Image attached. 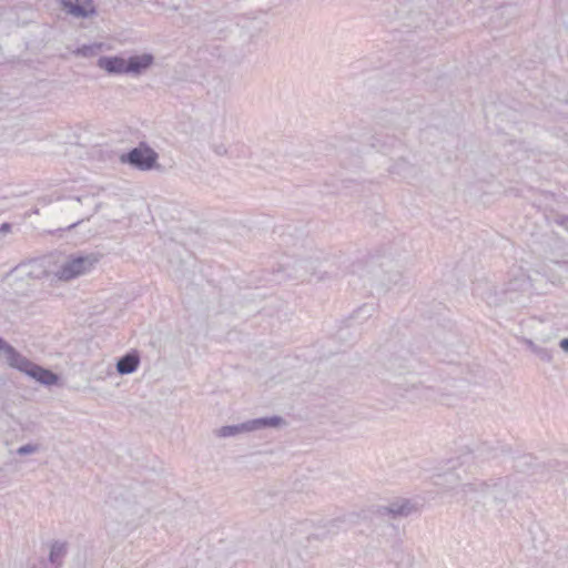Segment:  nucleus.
Returning a JSON list of instances; mask_svg holds the SVG:
<instances>
[{
    "label": "nucleus",
    "instance_id": "f257e3e1",
    "mask_svg": "<svg viewBox=\"0 0 568 568\" xmlns=\"http://www.w3.org/2000/svg\"><path fill=\"white\" fill-rule=\"evenodd\" d=\"M154 64V55L142 53L124 58L122 55H103L97 61V67L111 75L128 74L140 77Z\"/></svg>",
    "mask_w": 568,
    "mask_h": 568
},
{
    "label": "nucleus",
    "instance_id": "f03ea898",
    "mask_svg": "<svg viewBox=\"0 0 568 568\" xmlns=\"http://www.w3.org/2000/svg\"><path fill=\"white\" fill-rule=\"evenodd\" d=\"M454 496L458 501L486 503L487 500H503L505 497L504 483L501 479L485 481L475 479L463 484L455 490Z\"/></svg>",
    "mask_w": 568,
    "mask_h": 568
},
{
    "label": "nucleus",
    "instance_id": "7ed1b4c3",
    "mask_svg": "<svg viewBox=\"0 0 568 568\" xmlns=\"http://www.w3.org/2000/svg\"><path fill=\"white\" fill-rule=\"evenodd\" d=\"M100 260L97 253H74L65 256L58 268L54 276L63 282L72 281L77 277L91 272Z\"/></svg>",
    "mask_w": 568,
    "mask_h": 568
},
{
    "label": "nucleus",
    "instance_id": "20e7f679",
    "mask_svg": "<svg viewBox=\"0 0 568 568\" xmlns=\"http://www.w3.org/2000/svg\"><path fill=\"white\" fill-rule=\"evenodd\" d=\"M285 424L280 416L261 417L250 419L236 425H226L214 430L219 438L239 437L243 434L253 433L264 428H277Z\"/></svg>",
    "mask_w": 568,
    "mask_h": 568
},
{
    "label": "nucleus",
    "instance_id": "39448f33",
    "mask_svg": "<svg viewBox=\"0 0 568 568\" xmlns=\"http://www.w3.org/2000/svg\"><path fill=\"white\" fill-rule=\"evenodd\" d=\"M158 160V153L148 145L140 144L130 152L121 155V162L129 163L131 166L141 171H149L154 168Z\"/></svg>",
    "mask_w": 568,
    "mask_h": 568
},
{
    "label": "nucleus",
    "instance_id": "423d86ee",
    "mask_svg": "<svg viewBox=\"0 0 568 568\" xmlns=\"http://www.w3.org/2000/svg\"><path fill=\"white\" fill-rule=\"evenodd\" d=\"M49 271L42 261H29L27 263L19 264L11 273L14 284L18 282H30L40 281L49 276Z\"/></svg>",
    "mask_w": 568,
    "mask_h": 568
},
{
    "label": "nucleus",
    "instance_id": "0eeeda50",
    "mask_svg": "<svg viewBox=\"0 0 568 568\" xmlns=\"http://www.w3.org/2000/svg\"><path fill=\"white\" fill-rule=\"evenodd\" d=\"M16 369L32 377L42 385L51 386L58 382V376L53 372L29 361L26 356H22L17 365Z\"/></svg>",
    "mask_w": 568,
    "mask_h": 568
},
{
    "label": "nucleus",
    "instance_id": "6e6552de",
    "mask_svg": "<svg viewBox=\"0 0 568 568\" xmlns=\"http://www.w3.org/2000/svg\"><path fill=\"white\" fill-rule=\"evenodd\" d=\"M63 9L73 17L88 18L95 12L92 0H61Z\"/></svg>",
    "mask_w": 568,
    "mask_h": 568
},
{
    "label": "nucleus",
    "instance_id": "1a4fd4ad",
    "mask_svg": "<svg viewBox=\"0 0 568 568\" xmlns=\"http://www.w3.org/2000/svg\"><path fill=\"white\" fill-rule=\"evenodd\" d=\"M515 291V287L505 288L490 286L485 293V300L489 305L499 306L507 302H514L515 298L513 295Z\"/></svg>",
    "mask_w": 568,
    "mask_h": 568
},
{
    "label": "nucleus",
    "instance_id": "9d476101",
    "mask_svg": "<svg viewBox=\"0 0 568 568\" xmlns=\"http://www.w3.org/2000/svg\"><path fill=\"white\" fill-rule=\"evenodd\" d=\"M111 506L114 511L119 513V515L121 516V520L124 524L131 525L135 523L134 515L138 511V507L135 504H132L128 500H119L118 498H114Z\"/></svg>",
    "mask_w": 568,
    "mask_h": 568
},
{
    "label": "nucleus",
    "instance_id": "9b49d317",
    "mask_svg": "<svg viewBox=\"0 0 568 568\" xmlns=\"http://www.w3.org/2000/svg\"><path fill=\"white\" fill-rule=\"evenodd\" d=\"M414 511V506L407 499H397L384 507V514L393 518H403L409 516Z\"/></svg>",
    "mask_w": 568,
    "mask_h": 568
},
{
    "label": "nucleus",
    "instance_id": "f8f14e48",
    "mask_svg": "<svg viewBox=\"0 0 568 568\" xmlns=\"http://www.w3.org/2000/svg\"><path fill=\"white\" fill-rule=\"evenodd\" d=\"M23 355L7 341L0 337V359L12 368H16Z\"/></svg>",
    "mask_w": 568,
    "mask_h": 568
},
{
    "label": "nucleus",
    "instance_id": "ddd939ff",
    "mask_svg": "<svg viewBox=\"0 0 568 568\" xmlns=\"http://www.w3.org/2000/svg\"><path fill=\"white\" fill-rule=\"evenodd\" d=\"M140 364V356L136 352H131L122 356L116 363V371L121 375L135 372Z\"/></svg>",
    "mask_w": 568,
    "mask_h": 568
},
{
    "label": "nucleus",
    "instance_id": "4468645a",
    "mask_svg": "<svg viewBox=\"0 0 568 568\" xmlns=\"http://www.w3.org/2000/svg\"><path fill=\"white\" fill-rule=\"evenodd\" d=\"M68 552V542L55 540L52 542L49 554V562L55 568H60L63 562V558Z\"/></svg>",
    "mask_w": 568,
    "mask_h": 568
},
{
    "label": "nucleus",
    "instance_id": "2eb2a0df",
    "mask_svg": "<svg viewBox=\"0 0 568 568\" xmlns=\"http://www.w3.org/2000/svg\"><path fill=\"white\" fill-rule=\"evenodd\" d=\"M397 143V140L393 136H374L372 146L377 149L379 152L387 153L394 145Z\"/></svg>",
    "mask_w": 568,
    "mask_h": 568
},
{
    "label": "nucleus",
    "instance_id": "dca6fc26",
    "mask_svg": "<svg viewBox=\"0 0 568 568\" xmlns=\"http://www.w3.org/2000/svg\"><path fill=\"white\" fill-rule=\"evenodd\" d=\"M388 171L390 174L406 178L409 175L412 166L405 159L400 158L389 166Z\"/></svg>",
    "mask_w": 568,
    "mask_h": 568
},
{
    "label": "nucleus",
    "instance_id": "f3484780",
    "mask_svg": "<svg viewBox=\"0 0 568 568\" xmlns=\"http://www.w3.org/2000/svg\"><path fill=\"white\" fill-rule=\"evenodd\" d=\"M101 49H102V44L101 43L84 44V45L78 48L74 51V54L75 55H81V57H84V58H91V57L97 55L100 52Z\"/></svg>",
    "mask_w": 568,
    "mask_h": 568
},
{
    "label": "nucleus",
    "instance_id": "a211bd4d",
    "mask_svg": "<svg viewBox=\"0 0 568 568\" xmlns=\"http://www.w3.org/2000/svg\"><path fill=\"white\" fill-rule=\"evenodd\" d=\"M294 277L304 278L307 273L313 271V265L310 261H297L293 265Z\"/></svg>",
    "mask_w": 568,
    "mask_h": 568
},
{
    "label": "nucleus",
    "instance_id": "6ab92c4d",
    "mask_svg": "<svg viewBox=\"0 0 568 568\" xmlns=\"http://www.w3.org/2000/svg\"><path fill=\"white\" fill-rule=\"evenodd\" d=\"M39 450H40V446L38 444L29 443V444H26V445L19 447L16 450V454H18L20 456H24V455L36 454Z\"/></svg>",
    "mask_w": 568,
    "mask_h": 568
},
{
    "label": "nucleus",
    "instance_id": "aec40b11",
    "mask_svg": "<svg viewBox=\"0 0 568 568\" xmlns=\"http://www.w3.org/2000/svg\"><path fill=\"white\" fill-rule=\"evenodd\" d=\"M372 313H373V306L364 305L355 312L354 316L359 317L361 315H363L365 317H369V316H372Z\"/></svg>",
    "mask_w": 568,
    "mask_h": 568
},
{
    "label": "nucleus",
    "instance_id": "412c9836",
    "mask_svg": "<svg viewBox=\"0 0 568 568\" xmlns=\"http://www.w3.org/2000/svg\"><path fill=\"white\" fill-rule=\"evenodd\" d=\"M537 356L546 363H550L552 361V354L549 349L541 347L539 353H537Z\"/></svg>",
    "mask_w": 568,
    "mask_h": 568
},
{
    "label": "nucleus",
    "instance_id": "4be33fe9",
    "mask_svg": "<svg viewBox=\"0 0 568 568\" xmlns=\"http://www.w3.org/2000/svg\"><path fill=\"white\" fill-rule=\"evenodd\" d=\"M387 368L397 374H402L403 369H404V365L402 363H397V361H389L387 364Z\"/></svg>",
    "mask_w": 568,
    "mask_h": 568
},
{
    "label": "nucleus",
    "instance_id": "5701e85b",
    "mask_svg": "<svg viewBox=\"0 0 568 568\" xmlns=\"http://www.w3.org/2000/svg\"><path fill=\"white\" fill-rule=\"evenodd\" d=\"M83 200L88 201V200H90V197L89 196H83V197L78 196V197L72 199L71 202L69 203V209L78 210V207L80 206V204L82 203Z\"/></svg>",
    "mask_w": 568,
    "mask_h": 568
},
{
    "label": "nucleus",
    "instance_id": "b1692460",
    "mask_svg": "<svg viewBox=\"0 0 568 568\" xmlns=\"http://www.w3.org/2000/svg\"><path fill=\"white\" fill-rule=\"evenodd\" d=\"M400 280H402V273L397 272L396 274H394V276H392V277L389 278V281H388V282H389V284H392V285H397V284L400 282Z\"/></svg>",
    "mask_w": 568,
    "mask_h": 568
},
{
    "label": "nucleus",
    "instance_id": "393cba45",
    "mask_svg": "<svg viewBox=\"0 0 568 568\" xmlns=\"http://www.w3.org/2000/svg\"><path fill=\"white\" fill-rule=\"evenodd\" d=\"M10 230H11V224H9V223H2L0 225V234H6V233L10 232Z\"/></svg>",
    "mask_w": 568,
    "mask_h": 568
},
{
    "label": "nucleus",
    "instance_id": "a878e982",
    "mask_svg": "<svg viewBox=\"0 0 568 568\" xmlns=\"http://www.w3.org/2000/svg\"><path fill=\"white\" fill-rule=\"evenodd\" d=\"M520 342L523 344H525L529 349H531L535 346V343L531 339L526 338V337H521Z\"/></svg>",
    "mask_w": 568,
    "mask_h": 568
},
{
    "label": "nucleus",
    "instance_id": "bb28decb",
    "mask_svg": "<svg viewBox=\"0 0 568 568\" xmlns=\"http://www.w3.org/2000/svg\"><path fill=\"white\" fill-rule=\"evenodd\" d=\"M559 346L562 351L568 353V338H564L560 341Z\"/></svg>",
    "mask_w": 568,
    "mask_h": 568
},
{
    "label": "nucleus",
    "instance_id": "cd10ccee",
    "mask_svg": "<svg viewBox=\"0 0 568 568\" xmlns=\"http://www.w3.org/2000/svg\"><path fill=\"white\" fill-rule=\"evenodd\" d=\"M8 445H9L8 439H4L0 436V452L2 450V448L7 447Z\"/></svg>",
    "mask_w": 568,
    "mask_h": 568
},
{
    "label": "nucleus",
    "instance_id": "c85d7f7f",
    "mask_svg": "<svg viewBox=\"0 0 568 568\" xmlns=\"http://www.w3.org/2000/svg\"><path fill=\"white\" fill-rule=\"evenodd\" d=\"M540 349L541 347L535 344V346L530 351L537 355V353H539Z\"/></svg>",
    "mask_w": 568,
    "mask_h": 568
},
{
    "label": "nucleus",
    "instance_id": "c756f323",
    "mask_svg": "<svg viewBox=\"0 0 568 568\" xmlns=\"http://www.w3.org/2000/svg\"><path fill=\"white\" fill-rule=\"evenodd\" d=\"M81 221H83V219H79L77 222H73L72 224H70L68 227L69 229H72L74 226H77Z\"/></svg>",
    "mask_w": 568,
    "mask_h": 568
},
{
    "label": "nucleus",
    "instance_id": "7c9ffc66",
    "mask_svg": "<svg viewBox=\"0 0 568 568\" xmlns=\"http://www.w3.org/2000/svg\"><path fill=\"white\" fill-rule=\"evenodd\" d=\"M98 207L99 205H95L94 209L91 211V213L89 214V216L93 215L94 213H97L98 211Z\"/></svg>",
    "mask_w": 568,
    "mask_h": 568
},
{
    "label": "nucleus",
    "instance_id": "2f4dec72",
    "mask_svg": "<svg viewBox=\"0 0 568 568\" xmlns=\"http://www.w3.org/2000/svg\"><path fill=\"white\" fill-rule=\"evenodd\" d=\"M216 152H217L219 154H222V153L224 152V150H222V148H219V150H216Z\"/></svg>",
    "mask_w": 568,
    "mask_h": 568
},
{
    "label": "nucleus",
    "instance_id": "473e14b6",
    "mask_svg": "<svg viewBox=\"0 0 568 568\" xmlns=\"http://www.w3.org/2000/svg\"><path fill=\"white\" fill-rule=\"evenodd\" d=\"M3 470V467L0 466V473Z\"/></svg>",
    "mask_w": 568,
    "mask_h": 568
}]
</instances>
